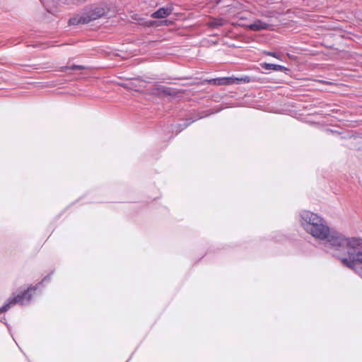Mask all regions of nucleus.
Returning <instances> with one entry per match:
<instances>
[{
  "instance_id": "obj_11",
  "label": "nucleus",
  "mask_w": 362,
  "mask_h": 362,
  "mask_svg": "<svg viewBox=\"0 0 362 362\" xmlns=\"http://www.w3.org/2000/svg\"><path fill=\"white\" fill-rule=\"evenodd\" d=\"M86 16L85 14V13H83L81 16H75V17H73V18H71L69 20V25H78V24H86L87 23H85L83 21H85V19H86Z\"/></svg>"
},
{
  "instance_id": "obj_6",
  "label": "nucleus",
  "mask_w": 362,
  "mask_h": 362,
  "mask_svg": "<svg viewBox=\"0 0 362 362\" xmlns=\"http://www.w3.org/2000/svg\"><path fill=\"white\" fill-rule=\"evenodd\" d=\"M41 2L48 13L54 14L57 11V4L58 2L66 4L67 0H41Z\"/></svg>"
},
{
  "instance_id": "obj_9",
  "label": "nucleus",
  "mask_w": 362,
  "mask_h": 362,
  "mask_svg": "<svg viewBox=\"0 0 362 362\" xmlns=\"http://www.w3.org/2000/svg\"><path fill=\"white\" fill-rule=\"evenodd\" d=\"M173 12L171 6L160 8L151 14L153 18H163L170 16Z\"/></svg>"
},
{
  "instance_id": "obj_8",
  "label": "nucleus",
  "mask_w": 362,
  "mask_h": 362,
  "mask_svg": "<svg viewBox=\"0 0 362 362\" xmlns=\"http://www.w3.org/2000/svg\"><path fill=\"white\" fill-rule=\"evenodd\" d=\"M260 66L262 69L265 70H272L275 71H281L285 73L286 74H288V71H290L288 68L279 65V64H270V63H261Z\"/></svg>"
},
{
  "instance_id": "obj_7",
  "label": "nucleus",
  "mask_w": 362,
  "mask_h": 362,
  "mask_svg": "<svg viewBox=\"0 0 362 362\" xmlns=\"http://www.w3.org/2000/svg\"><path fill=\"white\" fill-rule=\"evenodd\" d=\"M211 114H212V112H211L210 110L194 112L192 114V117L187 118L186 119L187 123L185 124V127H186L189 126L190 124H192V122H194V121H197L199 119L206 117L210 115Z\"/></svg>"
},
{
  "instance_id": "obj_4",
  "label": "nucleus",
  "mask_w": 362,
  "mask_h": 362,
  "mask_svg": "<svg viewBox=\"0 0 362 362\" xmlns=\"http://www.w3.org/2000/svg\"><path fill=\"white\" fill-rule=\"evenodd\" d=\"M250 82L248 77L245 78H233V77H221L209 80V83L214 86H224L231 84H239L240 81Z\"/></svg>"
},
{
  "instance_id": "obj_2",
  "label": "nucleus",
  "mask_w": 362,
  "mask_h": 362,
  "mask_svg": "<svg viewBox=\"0 0 362 362\" xmlns=\"http://www.w3.org/2000/svg\"><path fill=\"white\" fill-rule=\"evenodd\" d=\"M37 288V286H30L26 291L23 293H18L12 298H10L4 303L3 306L0 308V313L6 312L11 306L16 303L23 305L25 302H30L32 298V292H34Z\"/></svg>"
},
{
  "instance_id": "obj_12",
  "label": "nucleus",
  "mask_w": 362,
  "mask_h": 362,
  "mask_svg": "<svg viewBox=\"0 0 362 362\" xmlns=\"http://www.w3.org/2000/svg\"><path fill=\"white\" fill-rule=\"evenodd\" d=\"M226 23V21L223 18H214L208 23L209 27L216 28L223 26Z\"/></svg>"
},
{
  "instance_id": "obj_15",
  "label": "nucleus",
  "mask_w": 362,
  "mask_h": 362,
  "mask_svg": "<svg viewBox=\"0 0 362 362\" xmlns=\"http://www.w3.org/2000/svg\"><path fill=\"white\" fill-rule=\"evenodd\" d=\"M138 21H141L140 24H141L146 27H152V26H154L156 24V21H147L143 22L142 18H139V19H138Z\"/></svg>"
},
{
  "instance_id": "obj_13",
  "label": "nucleus",
  "mask_w": 362,
  "mask_h": 362,
  "mask_svg": "<svg viewBox=\"0 0 362 362\" xmlns=\"http://www.w3.org/2000/svg\"><path fill=\"white\" fill-rule=\"evenodd\" d=\"M263 54L264 55H267V56H270V57H273L277 59H279V60H283V55L279 52H270V51H267V50H264L263 51Z\"/></svg>"
},
{
  "instance_id": "obj_10",
  "label": "nucleus",
  "mask_w": 362,
  "mask_h": 362,
  "mask_svg": "<svg viewBox=\"0 0 362 362\" xmlns=\"http://www.w3.org/2000/svg\"><path fill=\"white\" fill-rule=\"evenodd\" d=\"M269 27V25L263 22L261 20H257L253 23L248 25V28L252 31H259L262 30H267Z\"/></svg>"
},
{
  "instance_id": "obj_14",
  "label": "nucleus",
  "mask_w": 362,
  "mask_h": 362,
  "mask_svg": "<svg viewBox=\"0 0 362 362\" xmlns=\"http://www.w3.org/2000/svg\"><path fill=\"white\" fill-rule=\"evenodd\" d=\"M85 69H86L85 66H81V65H72L70 66H63L62 68V71H66L68 70H83Z\"/></svg>"
},
{
  "instance_id": "obj_3",
  "label": "nucleus",
  "mask_w": 362,
  "mask_h": 362,
  "mask_svg": "<svg viewBox=\"0 0 362 362\" xmlns=\"http://www.w3.org/2000/svg\"><path fill=\"white\" fill-rule=\"evenodd\" d=\"M109 12L110 7L106 3L92 5L84 12L87 18L84 22L90 23L106 16Z\"/></svg>"
},
{
  "instance_id": "obj_1",
  "label": "nucleus",
  "mask_w": 362,
  "mask_h": 362,
  "mask_svg": "<svg viewBox=\"0 0 362 362\" xmlns=\"http://www.w3.org/2000/svg\"><path fill=\"white\" fill-rule=\"evenodd\" d=\"M301 225L315 238L325 241L326 247L334 250L336 256L347 267L357 271L362 264V238H346L329 228L327 222L317 214L310 211L300 213Z\"/></svg>"
},
{
  "instance_id": "obj_5",
  "label": "nucleus",
  "mask_w": 362,
  "mask_h": 362,
  "mask_svg": "<svg viewBox=\"0 0 362 362\" xmlns=\"http://www.w3.org/2000/svg\"><path fill=\"white\" fill-rule=\"evenodd\" d=\"M151 93L153 95H160L161 94L166 95H175V92L169 87H166L160 84L154 85L151 88Z\"/></svg>"
},
{
  "instance_id": "obj_16",
  "label": "nucleus",
  "mask_w": 362,
  "mask_h": 362,
  "mask_svg": "<svg viewBox=\"0 0 362 362\" xmlns=\"http://www.w3.org/2000/svg\"><path fill=\"white\" fill-rule=\"evenodd\" d=\"M49 276H47L44 278V279L39 283V284H41L43 281H49Z\"/></svg>"
}]
</instances>
